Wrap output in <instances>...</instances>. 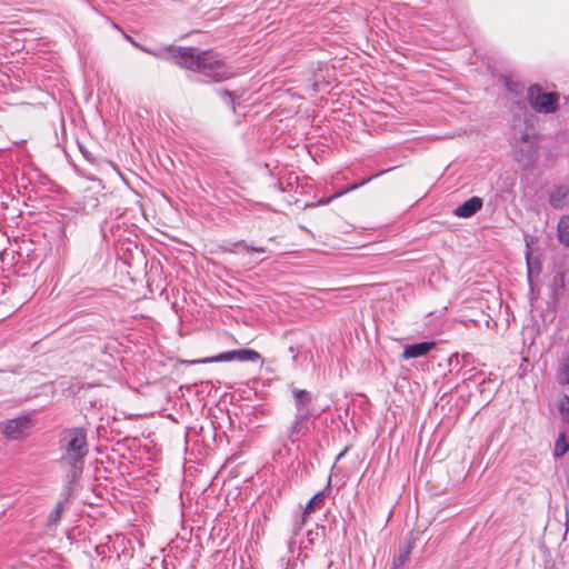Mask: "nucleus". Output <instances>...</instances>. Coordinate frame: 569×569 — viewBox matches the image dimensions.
<instances>
[{
	"mask_svg": "<svg viewBox=\"0 0 569 569\" xmlns=\"http://www.w3.org/2000/svg\"><path fill=\"white\" fill-rule=\"evenodd\" d=\"M176 64L200 76V81L221 82L234 76L232 69L211 50L200 51L196 48L179 47L173 50Z\"/></svg>",
	"mask_w": 569,
	"mask_h": 569,
	"instance_id": "nucleus-1",
	"label": "nucleus"
},
{
	"mask_svg": "<svg viewBox=\"0 0 569 569\" xmlns=\"http://www.w3.org/2000/svg\"><path fill=\"white\" fill-rule=\"evenodd\" d=\"M60 443L63 450L61 460L73 469L72 478L76 479L81 475L84 458L89 452L86 429L79 427L64 429L61 432Z\"/></svg>",
	"mask_w": 569,
	"mask_h": 569,
	"instance_id": "nucleus-2",
	"label": "nucleus"
},
{
	"mask_svg": "<svg viewBox=\"0 0 569 569\" xmlns=\"http://www.w3.org/2000/svg\"><path fill=\"white\" fill-rule=\"evenodd\" d=\"M527 96L530 107L536 112L552 113L558 108V94L556 92H545L539 84L530 86Z\"/></svg>",
	"mask_w": 569,
	"mask_h": 569,
	"instance_id": "nucleus-3",
	"label": "nucleus"
},
{
	"mask_svg": "<svg viewBox=\"0 0 569 569\" xmlns=\"http://www.w3.org/2000/svg\"><path fill=\"white\" fill-rule=\"evenodd\" d=\"M31 428L32 420L28 416L7 420L1 426L2 433L10 440H21L26 438Z\"/></svg>",
	"mask_w": 569,
	"mask_h": 569,
	"instance_id": "nucleus-4",
	"label": "nucleus"
},
{
	"mask_svg": "<svg viewBox=\"0 0 569 569\" xmlns=\"http://www.w3.org/2000/svg\"><path fill=\"white\" fill-rule=\"evenodd\" d=\"M260 359V355L252 349H238L221 352L212 358H204L192 360L191 363H207V362H221V361H257Z\"/></svg>",
	"mask_w": 569,
	"mask_h": 569,
	"instance_id": "nucleus-5",
	"label": "nucleus"
},
{
	"mask_svg": "<svg viewBox=\"0 0 569 569\" xmlns=\"http://www.w3.org/2000/svg\"><path fill=\"white\" fill-rule=\"evenodd\" d=\"M317 418L318 417L295 413L293 420L286 433L288 441L295 445L301 438L306 437L310 431V426L313 425Z\"/></svg>",
	"mask_w": 569,
	"mask_h": 569,
	"instance_id": "nucleus-6",
	"label": "nucleus"
},
{
	"mask_svg": "<svg viewBox=\"0 0 569 569\" xmlns=\"http://www.w3.org/2000/svg\"><path fill=\"white\" fill-rule=\"evenodd\" d=\"M521 147H516V160L525 167H529L537 159V143L527 133L521 134Z\"/></svg>",
	"mask_w": 569,
	"mask_h": 569,
	"instance_id": "nucleus-7",
	"label": "nucleus"
},
{
	"mask_svg": "<svg viewBox=\"0 0 569 569\" xmlns=\"http://www.w3.org/2000/svg\"><path fill=\"white\" fill-rule=\"evenodd\" d=\"M292 396L296 408L295 413L319 417V415L316 413V408L313 406V397L311 392L305 389L293 388Z\"/></svg>",
	"mask_w": 569,
	"mask_h": 569,
	"instance_id": "nucleus-8",
	"label": "nucleus"
},
{
	"mask_svg": "<svg viewBox=\"0 0 569 569\" xmlns=\"http://www.w3.org/2000/svg\"><path fill=\"white\" fill-rule=\"evenodd\" d=\"M326 497H327L326 491L321 490V491L317 492L309 500V502L307 503V506L303 509V512H302V515L300 517V520H298L295 523V526H293V530H292L293 537H297V536L300 535L301 529L305 526V523H306L308 517L310 516V513H312L317 507H319L321 503H323Z\"/></svg>",
	"mask_w": 569,
	"mask_h": 569,
	"instance_id": "nucleus-9",
	"label": "nucleus"
},
{
	"mask_svg": "<svg viewBox=\"0 0 569 569\" xmlns=\"http://www.w3.org/2000/svg\"><path fill=\"white\" fill-rule=\"evenodd\" d=\"M482 204L483 200L480 197L473 196L458 206L453 210V214L459 218H470L482 208Z\"/></svg>",
	"mask_w": 569,
	"mask_h": 569,
	"instance_id": "nucleus-10",
	"label": "nucleus"
},
{
	"mask_svg": "<svg viewBox=\"0 0 569 569\" xmlns=\"http://www.w3.org/2000/svg\"><path fill=\"white\" fill-rule=\"evenodd\" d=\"M435 341H422L413 345H408L405 347L402 352L403 359L419 358L428 355L432 349H435Z\"/></svg>",
	"mask_w": 569,
	"mask_h": 569,
	"instance_id": "nucleus-11",
	"label": "nucleus"
},
{
	"mask_svg": "<svg viewBox=\"0 0 569 569\" xmlns=\"http://www.w3.org/2000/svg\"><path fill=\"white\" fill-rule=\"evenodd\" d=\"M569 197V187L556 186L549 193V203L555 209H562Z\"/></svg>",
	"mask_w": 569,
	"mask_h": 569,
	"instance_id": "nucleus-12",
	"label": "nucleus"
},
{
	"mask_svg": "<svg viewBox=\"0 0 569 569\" xmlns=\"http://www.w3.org/2000/svg\"><path fill=\"white\" fill-rule=\"evenodd\" d=\"M389 170L390 169L380 171V172H378V173H376V174H373V176H371L369 178L363 179L359 183H355V184H352V186H350V187H348V188H346L343 190H340V191L336 192L335 194L330 196L329 198L320 199L317 204L318 206H326V204L330 203L333 199H337V198L346 194L347 192L353 191V190L358 189L359 187H362V186L367 184L373 178L379 177V176L383 174L385 172H388Z\"/></svg>",
	"mask_w": 569,
	"mask_h": 569,
	"instance_id": "nucleus-13",
	"label": "nucleus"
},
{
	"mask_svg": "<svg viewBox=\"0 0 569 569\" xmlns=\"http://www.w3.org/2000/svg\"><path fill=\"white\" fill-rule=\"evenodd\" d=\"M556 377L559 385H569V353L561 356Z\"/></svg>",
	"mask_w": 569,
	"mask_h": 569,
	"instance_id": "nucleus-14",
	"label": "nucleus"
},
{
	"mask_svg": "<svg viewBox=\"0 0 569 569\" xmlns=\"http://www.w3.org/2000/svg\"><path fill=\"white\" fill-rule=\"evenodd\" d=\"M277 187L281 192L297 191L299 188L298 177L293 173H289L287 177H281L279 178Z\"/></svg>",
	"mask_w": 569,
	"mask_h": 569,
	"instance_id": "nucleus-15",
	"label": "nucleus"
},
{
	"mask_svg": "<svg viewBox=\"0 0 569 569\" xmlns=\"http://www.w3.org/2000/svg\"><path fill=\"white\" fill-rule=\"evenodd\" d=\"M558 239L560 243L569 247V216H562L558 222Z\"/></svg>",
	"mask_w": 569,
	"mask_h": 569,
	"instance_id": "nucleus-16",
	"label": "nucleus"
},
{
	"mask_svg": "<svg viewBox=\"0 0 569 569\" xmlns=\"http://www.w3.org/2000/svg\"><path fill=\"white\" fill-rule=\"evenodd\" d=\"M325 528L316 525L315 529H309L306 532V540L300 542V549H308L312 547L315 541L319 538L320 532H323Z\"/></svg>",
	"mask_w": 569,
	"mask_h": 569,
	"instance_id": "nucleus-17",
	"label": "nucleus"
},
{
	"mask_svg": "<svg viewBox=\"0 0 569 569\" xmlns=\"http://www.w3.org/2000/svg\"><path fill=\"white\" fill-rule=\"evenodd\" d=\"M569 446L566 441L565 433H560L555 442L553 456L556 458L562 457L567 453Z\"/></svg>",
	"mask_w": 569,
	"mask_h": 569,
	"instance_id": "nucleus-18",
	"label": "nucleus"
},
{
	"mask_svg": "<svg viewBox=\"0 0 569 569\" xmlns=\"http://www.w3.org/2000/svg\"><path fill=\"white\" fill-rule=\"evenodd\" d=\"M558 410L565 423L569 425V396L563 395L558 401Z\"/></svg>",
	"mask_w": 569,
	"mask_h": 569,
	"instance_id": "nucleus-19",
	"label": "nucleus"
},
{
	"mask_svg": "<svg viewBox=\"0 0 569 569\" xmlns=\"http://www.w3.org/2000/svg\"><path fill=\"white\" fill-rule=\"evenodd\" d=\"M411 545H408L405 547L397 556L393 558V569H397L401 566H403L408 560L411 552Z\"/></svg>",
	"mask_w": 569,
	"mask_h": 569,
	"instance_id": "nucleus-20",
	"label": "nucleus"
},
{
	"mask_svg": "<svg viewBox=\"0 0 569 569\" xmlns=\"http://www.w3.org/2000/svg\"><path fill=\"white\" fill-rule=\"evenodd\" d=\"M63 510H64V503L62 501H59L48 517V526L49 527L56 526L59 522Z\"/></svg>",
	"mask_w": 569,
	"mask_h": 569,
	"instance_id": "nucleus-21",
	"label": "nucleus"
},
{
	"mask_svg": "<svg viewBox=\"0 0 569 569\" xmlns=\"http://www.w3.org/2000/svg\"><path fill=\"white\" fill-rule=\"evenodd\" d=\"M238 246H240L244 250L251 251V252H259V253L267 252L266 248L251 246V244L246 243L244 241L239 242Z\"/></svg>",
	"mask_w": 569,
	"mask_h": 569,
	"instance_id": "nucleus-22",
	"label": "nucleus"
},
{
	"mask_svg": "<svg viewBox=\"0 0 569 569\" xmlns=\"http://www.w3.org/2000/svg\"><path fill=\"white\" fill-rule=\"evenodd\" d=\"M328 83H326L327 86ZM325 86V83L322 82H319L317 80H315L310 86H308L306 88L307 91L311 92V93H317L321 90V87Z\"/></svg>",
	"mask_w": 569,
	"mask_h": 569,
	"instance_id": "nucleus-23",
	"label": "nucleus"
},
{
	"mask_svg": "<svg viewBox=\"0 0 569 569\" xmlns=\"http://www.w3.org/2000/svg\"><path fill=\"white\" fill-rule=\"evenodd\" d=\"M80 148V151L81 153L83 154V157L89 161V162H93L94 161V158L93 156L91 154V152H89L88 150H86L82 146H79Z\"/></svg>",
	"mask_w": 569,
	"mask_h": 569,
	"instance_id": "nucleus-24",
	"label": "nucleus"
},
{
	"mask_svg": "<svg viewBox=\"0 0 569 569\" xmlns=\"http://www.w3.org/2000/svg\"><path fill=\"white\" fill-rule=\"evenodd\" d=\"M221 97H222L223 99H227V98H228V99H230L231 101H233V92H231V91L222 90V91H221Z\"/></svg>",
	"mask_w": 569,
	"mask_h": 569,
	"instance_id": "nucleus-25",
	"label": "nucleus"
},
{
	"mask_svg": "<svg viewBox=\"0 0 569 569\" xmlns=\"http://www.w3.org/2000/svg\"><path fill=\"white\" fill-rule=\"evenodd\" d=\"M295 547H296V541L293 539H290V541L288 543L289 551L293 552Z\"/></svg>",
	"mask_w": 569,
	"mask_h": 569,
	"instance_id": "nucleus-26",
	"label": "nucleus"
},
{
	"mask_svg": "<svg viewBox=\"0 0 569 569\" xmlns=\"http://www.w3.org/2000/svg\"><path fill=\"white\" fill-rule=\"evenodd\" d=\"M101 233H102V237H103L104 239H107V237H108V236H107V231H106V226H102V227H101Z\"/></svg>",
	"mask_w": 569,
	"mask_h": 569,
	"instance_id": "nucleus-27",
	"label": "nucleus"
},
{
	"mask_svg": "<svg viewBox=\"0 0 569 569\" xmlns=\"http://www.w3.org/2000/svg\"><path fill=\"white\" fill-rule=\"evenodd\" d=\"M347 450H343L338 457L337 460L342 459V456L346 453Z\"/></svg>",
	"mask_w": 569,
	"mask_h": 569,
	"instance_id": "nucleus-28",
	"label": "nucleus"
},
{
	"mask_svg": "<svg viewBox=\"0 0 569 569\" xmlns=\"http://www.w3.org/2000/svg\"><path fill=\"white\" fill-rule=\"evenodd\" d=\"M330 482H331V477L328 478V485H327V488L330 487Z\"/></svg>",
	"mask_w": 569,
	"mask_h": 569,
	"instance_id": "nucleus-29",
	"label": "nucleus"
},
{
	"mask_svg": "<svg viewBox=\"0 0 569 569\" xmlns=\"http://www.w3.org/2000/svg\"><path fill=\"white\" fill-rule=\"evenodd\" d=\"M141 49H142L144 52H149V53H151V51H150V50H148V49H144V48H141Z\"/></svg>",
	"mask_w": 569,
	"mask_h": 569,
	"instance_id": "nucleus-30",
	"label": "nucleus"
}]
</instances>
